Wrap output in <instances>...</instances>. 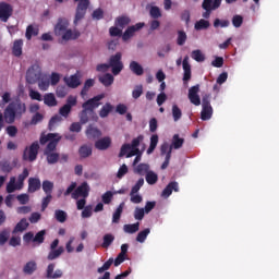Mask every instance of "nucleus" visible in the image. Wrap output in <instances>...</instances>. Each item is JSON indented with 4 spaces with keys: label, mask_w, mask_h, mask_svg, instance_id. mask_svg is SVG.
<instances>
[{
    "label": "nucleus",
    "mask_w": 279,
    "mask_h": 279,
    "mask_svg": "<svg viewBox=\"0 0 279 279\" xmlns=\"http://www.w3.org/2000/svg\"><path fill=\"white\" fill-rule=\"evenodd\" d=\"M60 141H62V136L58 133H48L47 135L43 133L40 135V145H47L48 143L44 150L48 165H56L59 162L60 154L53 153V150L58 147V143H60Z\"/></svg>",
    "instance_id": "obj_1"
},
{
    "label": "nucleus",
    "mask_w": 279,
    "mask_h": 279,
    "mask_svg": "<svg viewBox=\"0 0 279 279\" xmlns=\"http://www.w3.org/2000/svg\"><path fill=\"white\" fill-rule=\"evenodd\" d=\"M25 112H27V106H25V102L21 101V99L11 101L4 109L3 113H0V132L3 130V119L5 123L12 125V123L16 121V117L21 118Z\"/></svg>",
    "instance_id": "obj_2"
},
{
    "label": "nucleus",
    "mask_w": 279,
    "mask_h": 279,
    "mask_svg": "<svg viewBox=\"0 0 279 279\" xmlns=\"http://www.w3.org/2000/svg\"><path fill=\"white\" fill-rule=\"evenodd\" d=\"M104 97H106V95L100 94L83 102V110L78 114L82 125H86V123H88L90 114H95V110L101 106V99H104Z\"/></svg>",
    "instance_id": "obj_3"
},
{
    "label": "nucleus",
    "mask_w": 279,
    "mask_h": 279,
    "mask_svg": "<svg viewBox=\"0 0 279 279\" xmlns=\"http://www.w3.org/2000/svg\"><path fill=\"white\" fill-rule=\"evenodd\" d=\"M54 35L60 36L62 40H77L82 34L80 31H73L69 28V20L64 17H59L57 24L54 25Z\"/></svg>",
    "instance_id": "obj_4"
},
{
    "label": "nucleus",
    "mask_w": 279,
    "mask_h": 279,
    "mask_svg": "<svg viewBox=\"0 0 279 279\" xmlns=\"http://www.w3.org/2000/svg\"><path fill=\"white\" fill-rule=\"evenodd\" d=\"M77 3L75 17H74V25L77 26L80 21L86 16V12L90 5V0H74Z\"/></svg>",
    "instance_id": "obj_5"
},
{
    "label": "nucleus",
    "mask_w": 279,
    "mask_h": 279,
    "mask_svg": "<svg viewBox=\"0 0 279 279\" xmlns=\"http://www.w3.org/2000/svg\"><path fill=\"white\" fill-rule=\"evenodd\" d=\"M40 150V144L38 142H33L29 147H25L23 151V160H27L28 162H34L36 158H38V151Z\"/></svg>",
    "instance_id": "obj_6"
},
{
    "label": "nucleus",
    "mask_w": 279,
    "mask_h": 279,
    "mask_svg": "<svg viewBox=\"0 0 279 279\" xmlns=\"http://www.w3.org/2000/svg\"><path fill=\"white\" fill-rule=\"evenodd\" d=\"M121 52H117L109 59V69H111L113 75H119V73L123 71V62L121 61Z\"/></svg>",
    "instance_id": "obj_7"
},
{
    "label": "nucleus",
    "mask_w": 279,
    "mask_h": 279,
    "mask_svg": "<svg viewBox=\"0 0 279 279\" xmlns=\"http://www.w3.org/2000/svg\"><path fill=\"white\" fill-rule=\"evenodd\" d=\"M74 106H77V97L73 96V95H70L66 98L65 105H63L59 109V114L61 117H63L64 119H69V116L71 114V110H73Z\"/></svg>",
    "instance_id": "obj_8"
},
{
    "label": "nucleus",
    "mask_w": 279,
    "mask_h": 279,
    "mask_svg": "<svg viewBox=\"0 0 279 279\" xmlns=\"http://www.w3.org/2000/svg\"><path fill=\"white\" fill-rule=\"evenodd\" d=\"M183 66V84H189L191 82L192 72H191V63H189V56H185L183 61L182 58L177 60V66Z\"/></svg>",
    "instance_id": "obj_9"
},
{
    "label": "nucleus",
    "mask_w": 279,
    "mask_h": 279,
    "mask_svg": "<svg viewBox=\"0 0 279 279\" xmlns=\"http://www.w3.org/2000/svg\"><path fill=\"white\" fill-rule=\"evenodd\" d=\"M89 193H90V186L88 185V182H83L72 193V199H80V197H83L84 199H86Z\"/></svg>",
    "instance_id": "obj_10"
},
{
    "label": "nucleus",
    "mask_w": 279,
    "mask_h": 279,
    "mask_svg": "<svg viewBox=\"0 0 279 279\" xmlns=\"http://www.w3.org/2000/svg\"><path fill=\"white\" fill-rule=\"evenodd\" d=\"M12 12H14L12 4L8 2H0V21H2V23H8V21H10Z\"/></svg>",
    "instance_id": "obj_11"
},
{
    "label": "nucleus",
    "mask_w": 279,
    "mask_h": 279,
    "mask_svg": "<svg viewBox=\"0 0 279 279\" xmlns=\"http://www.w3.org/2000/svg\"><path fill=\"white\" fill-rule=\"evenodd\" d=\"M187 97L193 106H202V98H199V84H196L189 89Z\"/></svg>",
    "instance_id": "obj_12"
},
{
    "label": "nucleus",
    "mask_w": 279,
    "mask_h": 279,
    "mask_svg": "<svg viewBox=\"0 0 279 279\" xmlns=\"http://www.w3.org/2000/svg\"><path fill=\"white\" fill-rule=\"evenodd\" d=\"M143 27H145V23L141 22L135 25L129 26L122 34V40H124V43H128V40H130V38H133L134 34H136V32H140V29H143Z\"/></svg>",
    "instance_id": "obj_13"
},
{
    "label": "nucleus",
    "mask_w": 279,
    "mask_h": 279,
    "mask_svg": "<svg viewBox=\"0 0 279 279\" xmlns=\"http://www.w3.org/2000/svg\"><path fill=\"white\" fill-rule=\"evenodd\" d=\"M178 193L180 191V185L178 184L177 181H171L161 192V197H165V199H167V197H171V194L173 193Z\"/></svg>",
    "instance_id": "obj_14"
},
{
    "label": "nucleus",
    "mask_w": 279,
    "mask_h": 279,
    "mask_svg": "<svg viewBox=\"0 0 279 279\" xmlns=\"http://www.w3.org/2000/svg\"><path fill=\"white\" fill-rule=\"evenodd\" d=\"M112 145V138L109 136L102 137L100 140H97L95 142L96 149H99V151H106Z\"/></svg>",
    "instance_id": "obj_15"
},
{
    "label": "nucleus",
    "mask_w": 279,
    "mask_h": 279,
    "mask_svg": "<svg viewBox=\"0 0 279 279\" xmlns=\"http://www.w3.org/2000/svg\"><path fill=\"white\" fill-rule=\"evenodd\" d=\"M54 269H56V264H49L47 267V270H46V277L51 278V279H58V278H62V276H64V272H62V270L57 269L54 271Z\"/></svg>",
    "instance_id": "obj_16"
},
{
    "label": "nucleus",
    "mask_w": 279,
    "mask_h": 279,
    "mask_svg": "<svg viewBox=\"0 0 279 279\" xmlns=\"http://www.w3.org/2000/svg\"><path fill=\"white\" fill-rule=\"evenodd\" d=\"M27 228H29V222L27 221V218H22L14 227L12 234H19V232H25Z\"/></svg>",
    "instance_id": "obj_17"
},
{
    "label": "nucleus",
    "mask_w": 279,
    "mask_h": 279,
    "mask_svg": "<svg viewBox=\"0 0 279 279\" xmlns=\"http://www.w3.org/2000/svg\"><path fill=\"white\" fill-rule=\"evenodd\" d=\"M87 138L95 141V138H100L101 131L93 125L87 126L85 132Z\"/></svg>",
    "instance_id": "obj_18"
},
{
    "label": "nucleus",
    "mask_w": 279,
    "mask_h": 279,
    "mask_svg": "<svg viewBox=\"0 0 279 279\" xmlns=\"http://www.w3.org/2000/svg\"><path fill=\"white\" fill-rule=\"evenodd\" d=\"M40 179L38 178H29L28 179V193H36V191H40Z\"/></svg>",
    "instance_id": "obj_19"
},
{
    "label": "nucleus",
    "mask_w": 279,
    "mask_h": 279,
    "mask_svg": "<svg viewBox=\"0 0 279 279\" xmlns=\"http://www.w3.org/2000/svg\"><path fill=\"white\" fill-rule=\"evenodd\" d=\"M44 104L48 106V108H56V106H58V99H56L53 93H48L44 95Z\"/></svg>",
    "instance_id": "obj_20"
},
{
    "label": "nucleus",
    "mask_w": 279,
    "mask_h": 279,
    "mask_svg": "<svg viewBox=\"0 0 279 279\" xmlns=\"http://www.w3.org/2000/svg\"><path fill=\"white\" fill-rule=\"evenodd\" d=\"M12 53L15 56V58H21V56H23V39L14 40Z\"/></svg>",
    "instance_id": "obj_21"
},
{
    "label": "nucleus",
    "mask_w": 279,
    "mask_h": 279,
    "mask_svg": "<svg viewBox=\"0 0 279 279\" xmlns=\"http://www.w3.org/2000/svg\"><path fill=\"white\" fill-rule=\"evenodd\" d=\"M98 82L108 88V86H112V84H114V76L110 73H106L98 77Z\"/></svg>",
    "instance_id": "obj_22"
},
{
    "label": "nucleus",
    "mask_w": 279,
    "mask_h": 279,
    "mask_svg": "<svg viewBox=\"0 0 279 279\" xmlns=\"http://www.w3.org/2000/svg\"><path fill=\"white\" fill-rule=\"evenodd\" d=\"M129 69L134 73V75H137L138 77L145 73L143 65L136 61H131Z\"/></svg>",
    "instance_id": "obj_23"
},
{
    "label": "nucleus",
    "mask_w": 279,
    "mask_h": 279,
    "mask_svg": "<svg viewBox=\"0 0 279 279\" xmlns=\"http://www.w3.org/2000/svg\"><path fill=\"white\" fill-rule=\"evenodd\" d=\"M65 84L69 86V88H77L82 82L80 81V76L77 74L71 75L69 78H64Z\"/></svg>",
    "instance_id": "obj_24"
},
{
    "label": "nucleus",
    "mask_w": 279,
    "mask_h": 279,
    "mask_svg": "<svg viewBox=\"0 0 279 279\" xmlns=\"http://www.w3.org/2000/svg\"><path fill=\"white\" fill-rule=\"evenodd\" d=\"M130 23H132V20L129 16L122 15L116 19L114 25L116 27L125 29Z\"/></svg>",
    "instance_id": "obj_25"
},
{
    "label": "nucleus",
    "mask_w": 279,
    "mask_h": 279,
    "mask_svg": "<svg viewBox=\"0 0 279 279\" xmlns=\"http://www.w3.org/2000/svg\"><path fill=\"white\" fill-rule=\"evenodd\" d=\"M37 269L38 265L34 260H31L24 265L23 272L26 276H32V274H34V271H36Z\"/></svg>",
    "instance_id": "obj_26"
},
{
    "label": "nucleus",
    "mask_w": 279,
    "mask_h": 279,
    "mask_svg": "<svg viewBox=\"0 0 279 279\" xmlns=\"http://www.w3.org/2000/svg\"><path fill=\"white\" fill-rule=\"evenodd\" d=\"M141 229V222H135L132 225H124L123 226V231L126 234H136V232H138V230Z\"/></svg>",
    "instance_id": "obj_27"
},
{
    "label": "nucleus",
    "mask_w": 279,
    "mask_h": 279,
    "mask_svg": "<svg viewBox=\"0 0 279 279\" xmlns=\"http://www.w3.org/2000/svg\"><path fill=\"white\" fill-rule=\"evenodd\" d=\"M40 80V73L34 72V70L29 69L26 73V81L28 84H36Z\"/></svg>",
    "instance_id": "obj_28"
},
{
    "label": "nucleus",
    "mask_w": 279,
    "mask_h": 279,
    "mask_svg": "<svg viewBox=\"0 0 279 279\" xmlns=\"http://www.w3.org/2000/svg\"><path fill=\"white\" fill-rule=\"evenodd\" d=\"M63 253H64V247L60 246L58 248L50 250L47 258L49 260H56V258H60V256H62Z\"/></svg>",
    "instance_id": "obj_29"
},
{
    "label": "nucleus",
    "mask_w": 279,
    "mask_h": 279,
    "mask_svg": "<svg viewBox=\"0 0 279 279\" xmlns=\"http://www.w3.org/2000/svg\"><path fill=\"white\" fill-rule=\"evenodd\" d=\"M27 178H29V170H27V168L23 169V172L21 174H19L17 177V190L21 191V189H23V184L25 182V180H27Z\"/></svg>",
    "instance_id": "obj_30"
},
{
    "label": "nucleus",
    "mask_w": 279,
    "mask_h": 279,
    "mask_svg": "<svg viewBox=\"0 0 279 279\" xmlns=\"http://www.w3.org/2000/svg\"><path fill=\"white\" fill-rule=\"evenodd\" d=\"M201 119L202 121H209V119H213V106L203 107Z\"/></svg>",
    "instance_id": "obj_31"
},
{
    "label": "nucleus",
    "mask_w": 279,
    "mask_h": 279,
    "mask_svg": "<svg viewBox=\"0 0 279 279\" xmlns=\"http://www.w3.org/2000/svg\"><path fill=\"white\" fill-rule=\"evenodd\" d=\"M123 208H125V203H121L112 216V223H119L121 221V215H123Z\"/></svg>",
    "instance_id": "obj_32"
},
{
    "label": "nucleus",
    "mask_w": 279,
    "mask_h": 279,
    "mask_svg": "<svg viewBox=\"0 0 279 279\" xmlns=\"http://www.w3.org/2000/svg\"><path fill=\"white\" fill-rule=\"evenodd\" d=\"M112 110H114V107L110 102L104 105L99 111L100 119H106V117H108V114H110Z\"/></svg>",
    "instance_id": "obj_33"
},
{
    "label": "nucleus",
    "mask_w": 279,
    "mask_h": 279,
    "mask_svg": "<svg viewBox=\"0 0 279 279\" xmlns=\"http://www.w3.org/2000/svg\"><path fill=\"white\" fill-rule=\"evenodd\" d=\"M182 145H184V138L180 137L179 134H174L172 137L171 148L172 149H181Z\"/></svg>",
    "instance_id": "obj_34"
},
{
    "label": "nucleus",
    "mask_w": 279,
    "mask_h": 279,
    "mask_svg": "<svg viewBox=\"0 0 279 279\" xmlns=\"http://www.w3.org/2000/svg\"><path fill=\"white\" fill-rule=\"evenodd\" d=\"M134 173H137V175H147L149 173V163H140L134 169Z\"/></svg>",
    "instance_id": "obj_35"
},
{
    "label": "nucleus",
    "mask_w": 279,
    "mask_h": 279,
    "mask_svg": "<svg viewBox=\"0 0 279 279\" xmlns=\"http://www.w3.org/2000/svg\"><path fill=\"white\" fill-rule=\"evenodd\" d=\"M78 154L81 158H88L89 156H93V147L88 145H82L78 149Z\"/></svg>",
    "instance_id": "obj_36"
},
{
    "label": "nucleus",
    "mask_w": 279,
    "mask_h": 279,
    "mask_svg": "<svg viewBox=\"0 0 279 279\" xmlns=\"http://www.w3.org/2000/svg\"><path fill=\"white\" fill-rule=\"evenodd\" d=\"M112 243H114V236L112 235V233H107L102 238L101 247H104V250H108L112 245Z\"/></svg>",
    "instance_id": "obj_37"
},
{
    "label": "nucleus",
    "mask_w": 279,
    "mask_h": 279,
    "mask_svg": "<svg viewBox=\"0 0 279 279\" xmlns=\"http://www.w3.org/2000/svg\"><path fill=\"white\" fill-rule=\"evenodd\" d=\"M94 86H95V80L89 78L85 81L84 86L81 90V97H86V95H88V90H90V88H93Z\"/></svg>",
    "instance_id": "obj_38"
},
{
    "label": "nucleus",
    "mask_w": 279,
    "mask_h": 279,
    "mask_svg": "<svg viewBox=\"0 0 279 279\" xmlns=\"http://www.w3.org/2000/svg\"><path fill=\"white\" fill-rule=\"evenodd\" d=\"M208 27H210V22L204 19H201L194 25V29H196V32H202V29H208Z\"/></svg>",
    "instance_id": "obj_39"
},
{
    "label": "nucleus",
    "mask_w": 279,
    "mask_h": 279,
    "mask_svg": "<svg viewBox=\"0 0 279 279\" xmlns=\"http://www.w3.org/2000/svg\"><path fill=\"white\" fill-rule=\"evenodd\" d=\"M45 234H47L46 230L37 232L33 238V243H35V245H43V243H45Z\"/></svg>",
    "instance_id": "obj_40"
},
{
    "label": "nucleus",
    "mask_w": 279,
    "mask_h": 279,
    "mask_svg": "<svg viewBox=\"0 0 279 279\" xmlns=\"http://www.w3.org/2000/svg\"><path fill=\"white\" fill-rule=\"evenodd\" d=\"M156 147H158V135L157 134L151 135V137H150V144L146 151L148 154V156L150 154H154V151L156 150Z\"/></svg>",
    "instance_id": "obj_41"
},
{
    "label": "nucleus",
    "mask_w": 279,
    "mask_h": 279,
    "mask_svg": "<svg viewBox=\"0 0 279 279\" xmlns=\"http://www.w3.org/2000/svg\"><path fill=\"white\" fill-rule=\"evenodd\" d=\"M62 122V116L60 114H54L50 121H49V124H48V130L53 131L56 125H58V123H61Z\"/></svg>",
    "instance_id": "obj_42"
},
{
    "label": "nucleus",
    "mask_w": 279,
    "mask_h": 279,
    "mask_svg": "<svg viewBox=\"0 0 279 279\" xmlns=\"http://www.w3.org/2000/svg\"><path fill=\"white\" fill-rule=\"evenodd\" d=\"M43 191L46 195H51L53 193V182L49 180L43 181Z\"/></svg>",
    "instance_id": "obj_43"
},
{
    "label": "nucleus",
    "mask_w": 279,
    "mask_h": 279,
    "mask_svg": "<svg viewBox=\"0 0 279 279\" xmlns=\"http://www.w3.org/2000/svg\"><path fill=\"white\" fill-rule=\"evenodd\" d=\"M150 232H151V230L149 228H146L143 231H140L136 236L137 243H143L144 241H146L147 236H149Z\"/></svg>",
    "instance_id": "obj_44"
},
{
    "label": "nucleus",
    "mask_w": 279,
    "mask_h": 279,
    "mask_svg": "<svg viewBox=\"0 0 279 279\" xmlns=\"http://www.w3.org/2000/svg\"><path fill=\"white\" fill-rule=\"evenodd\" d=\"M19 190V185L16 183V178L11 177L10 182L7 184V193H14V191Z\"/></svg>",
    "instance_id": "obj_45"
},
{
    "label": "nucleus",
    "mask_w": 279,
    "mask_h": 279,
    "mask_svg": "<svg viewBox=\"0 0 279 279\" xmlns=\"http://www.w3.org/2000/svg\"><path fill=\"white\" fill-rule=\"evenodd\" d=\"M66 211L62 209H57L54 211V218L57 219V221H59V223H64V221H66Z\"/></svg>",
    "instance_id": "obj_46"
},
{
    "label": "nucleus",
    "mask_w": 279,
    "mask_h": 279,
    "mask_svg": "<svg viewBox=\"0 0 279 279\" xmlns=\"http://www.w3.org/2000/svg\"><path fill=\"white\" fill-rule=\"evenodd\" d=\"M146 182L147 184L154 185L156 182H158V174L154 171H148L146 173Z\"/></svg>",
    "instance_id": "obj_47"
},
{
    "label": "nucleus",
    "mask_w": 279,
    "mask_h": 279,
    "mask_svg": "<svg viewBox=\"0 0 279 279\" xmlns=\"http://www.w3.org/2000/svg\"><path fill=\"white\" fill-rule=\"evenodd\" d=\"M56 95L60 99H64V97H66V95H69V90L66 89V86H64V85L57 86Z\"/></svg>",
    "instance_id": "obj_48"
},
{
    "label": "nucleus",
    "mask_w": 279,
    "mask_h": 279,
    "mask_svg": "<svg viewBox=\"0 0 279 279\" xmlns=\"http://www.w3.org/2000/svg\"><path fill=\"white\" fill-rule=\"evenodd\" d=\"M25 36L28 40H32V36H38V28H34V25H28L26 27Z\"/></svg>",
    "instance_id": "obj_49"
},
{
    "label": "nucleus",
    "mask_w": 279,
    "mask_h": 279,
    "mask_svg": "<svg viewBox=\"0 0 279 279\" xmlns=\"http://www.w3.org/2000/svg\"><path fill=\"white\" fill-rule=\"evenodd\" d=\"M172 117L173 121L175 122L182 119V110L180 109V107H178V105L172 106Z\"/></svg>",
    "instance_id": "obj_50"
},
{
    "label": "nucleus",
    "mask_w": 279,
    "mask_h": 279,
    "mask_svg": "<svg viewBox=\"0 0 279 279\" xmlns=\"http://www.w3.org/2000/svg\"><path fill=\"white\" fill-rule=\"evenodd\" d=\"M112 263H114V258L110 257L105 264L97 269L98 274H104V271H108L110 267H112Z\"/></svg>",
    "instance_id": "obj_51"
},
{
    "label": "nucleus",
    "mask_w": 279,
    "mask_h": 279,
    "mask_svg": "<svg viewBox=\"0 0 279 279\" xmlns=\"http://www.w3.org/2000/svg\"><path fill=\"white\" fill-rule=\"evenodd\" d=\"M51 199H53V196L51 194H46V197L41 201V211L45 213L47 210V207L49 204H51Z\"/></svg>",
    "instance_id": "obj_52"
},
{
    "label": "nucleus",
    "mask_w": 279,
    "mask_h": 279,
    "mask_svg": "<svg viewBox=\"0 0 279 279\" xmlns=\"http://www.w3.org/2000/svg\"><path fill=\"white\" fill-rule=\"evenodd\" d=\"M192 58L196 62H204V60H206V57L204 56V53H202V50L192 51Z\"/></svg>",
    "instance_id": "obj_53"
},
{
    "label": "nucleus",
    "mask_w": 279,
    "mask_h": 279,
    "mask_svg": "<svg viewBox=\"0 0 279 279\" xmlns=\"http://www.w3.org/2000/svg\"><path fill=\"white\" fill-rule=\"evenodd\" d=\"M144 218H145V209L136 207L134 210V219H136L137 221H143Z\"/></svg>",
    "instance_id": "obj_54"
},
{
    "label": "nucleus",
    "mask_w": 279,
    "mask_h": 279,
    "mask_svg": "<svg viewBox=\"0 0 279 279\" xmlns=\"http://www.w3.org/2000/svg\"><path fill=\"white\" fill-rule=\"evenodd\" d=\"M145 184V179L141 178L138 181L135 183V185L132 187L131 193L132 195H136L141 191V187Z\"/></svg>",
    "instance_id": "obj_55"
},
{
    "label": "nucleus",
    "mask_w": 279,
    "mask_h": 279,
    "mask_svg": "<svg viewBox=\"0 0 279 279\" xmlns=\"http://www.w3.org/2000/svg\"><path fill=\"white\" fill-rule=\"evenodd\" d=\"M9 239H10V231H8V229L2 230L0 232V245H5Z\"/></svg>",
    "instance_id": "obj_56"
},
{
    "label": "nucleus",
    "mask_w": 279,
    "mask_h": 279,
    "mask_svg": "<svg viewBox=\"0 0 279 279\" xmlns=\"http://www.w3.org/2000/svg\"><path fill=\"white\" fill-rule=\"evenodd\" d=\"M186 33L184 31H179L178 32V38H177V44L182 47L186 43Z\"/></svg>",
    "instance_id": "obj_57"
},
{
    "label": "nucleus",
    "mask_w": 279,
    "mask_h": 279,
    "mask_svg": "<svg viewBox=\"0 0 279 279\" xmlns=\"http://www.w3.org/2000/svg\"><path fill=\"white\" fill-rule=\"evenodd\" d=\"M149 15L151 19H160L162 16V12H160V8L151 7L149 10Z\"/></svg>",
    "instance_id": "obj_58"
},
{
    "label": "nucleus",
    "mask_w": 279,
    "mask_h": 279,
    "mask_svg": "<svg viewBox=\"0 0 279 279\" xmlns=\"http://www.w3.org/2000/svg\"><path fill=\"white\" fill-rule=\"evenodd\" d=\"M92 19L94 21H101V19H104V9L98 8L94 10V12L92 13Z\"/></svg>",
    "instance_id": "obj_59"
},
{
    "label": "nucleus",
    "mask_w": 279,
    "mask_h": 279,
    "mask_svg": "<svg viewBox=\"0 0 279 279\" xmlns=\"http://www.w3.org/2000/svg\"><path fill=\"white\" fill-rule=\"evenodd\" d=\"M109 34L113 37L123 36V28H119V26H111L109 28Z\"/></svg>",
    "instance_id": "obj_60"
},
{
    "label": "nucleus",
    "mask_w": 279,
    "mask_h": 279,
    "mask_svg": "<svg viewBox=\"0 0 279 279\" xmlns=\"http://www.w3.org/2000/svg\"><path fill=\"white\" fill-rule=\"evenodd\" d=\"M160 151H161V156H165V155L167 156V154H169L170 151V157H171L173 148L168 143H163L160 147Z\"/></svg>",
    "instance_id": "obj_61"
},
{
    "label": "nucleus",
    "mask_w": 279,
    "mask_h": 279,
    "mask_svg": "<svg viewBox=\"0 0 279 279\" xmlns=\"http://www.w3.org/2000/svg\"><path fill=\"white\" fill-rule=\"evenodd\" d=\"M143 95V85H136L132 92L133 99H138Z\"/></svg>",
    "instance_id": "obj_62"
},
{
    "label": "nucleus",
    "mask_w": 279,
    "mask_h": 279,
    "mask_svg": "<svg viewBox=\"0 0 279 279\" xmlns=\"http://www.w3.org/2000/svg\"><path fill=\"white\" fill-rule=\"evenodd\" d=\"M232 25L233 27H236V28L241 27V25H243V16L234 15L232 17Z\"/></svg>",
    "instance_id": "obj_63"
},
{
    "label": "nucleus",
    "mask_w": 279,
    "mask_h": 279,
    "mask_svg": "<svg viewBox=\"0 0 279 279\" xmlns=\"http://www.w3.org/2000/svg\"><path fill=\"white\" fill-rule=\"evenodd\" d=\"M113 194L110 191H107L105 194H102V203L110 204L112 202Z\"/></svg>",
    "instance_id": "obj_64"
}]
</instances>
